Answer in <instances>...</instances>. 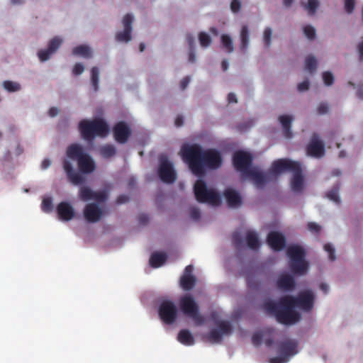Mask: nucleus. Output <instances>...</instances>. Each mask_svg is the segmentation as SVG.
Here are the masks:
<instances>
[{
  "label": "nucleus",
  "instance_id": "1",
  "mask_svg": "<svg viewBox=\"0 0 363 363\" xmlns=\"http://www.w3.org/2000/svg\"><path fill=\"white\" fill-rule=\"evenodd\" d=\"M180 155L191 172L198 177L203 176L206 169H216L222 164V157L218 150H203L199 144H184Z\"/></svg>",
  "mask_w": 363,
  "mask_h": 363
},
{
  "label": "nucleus",
  "instance_id": "2",
  "mask_svg": "<svg viewBox=\"0 0 363 363\" xmlns=\"http://www.w3.org/2000/svg\"><path fill=\"white\" fill-rule=\"evenodd\" d=\"M284 296L281 297L278 303L272 300L265 301L262 308L270 315L276 318L277 320L284 325H291L297 323L301 319V315L294 308L293 302L284 301Z\"/></svg>",
  "mask_w": 363,
  "mask_h": 363
},
{
  "label": "nucleus",
  "instance_id": "3",
  "mask_svg": "<svg viewBox=\"0 0 363 363\" xmlns=\"http://www.w3.org/2000/svg\"><path fill=\"white\" fill-rule=\"evenodd\" d=\"M78 129L82 138L87 143L94 141L96 137H104L108 133V126L102 118L93 120L82 119L79 121Z\"/></svg>",
  "mask_w": 363,
  "mask_h": 363
},
{
  "label": "nucleus",
  "instance_id": "4",
  "mask_svg": "<svg viewBox=\"0 0 363 363\" xmlns=\"http://www.w3.org/2000/svg\"><path fill=\"white\" fill-rule=\"evenodd\" d=\"M286 254L291 260L290 268L294 274L303 275L307 272L308 264L305 260L306 252L301 246H289Z\"/></svg>",
  "mask_w": 363,
  "mask_h": 363
},
{
  "label": "nucleus",
  "instance_id": "5",
  "mask_svg": "<svg viewBox=\"0 0 363 363\" xmlns=\"http://www.w3.org/2000/svg\"><path fill=\"white\" fill-rule=\"evenodd\" d=\"M194 191L196 199L199 203H208L213 206L220 204V196L218 193L213 189H208L206 182L202 179L196 182Z\"/></svg>",
  "mask_w": 363,
  "mask_h": 363
},
{
  "label": "nucleus",
  "instance_id": "6",
  "mask_svg": "<svg viewBox=\"0 0 363 363\" xmlns=\"http://www.w3.org/2000/svg\"><path fill=\"white\" fill-rule=\"evenodd\" d=\"M179 306L183 313L191 318L197 325L203 323L204 318L199 313V306L191 296H182L179 301Z\"/></svg>",
  "mask_w": 363,
  "mask_h": 363
},
{
  "label": "nucleus",
  "instance_id": "7",
  "mask_svg": "<svg viewBox=\"0 0 363 363\" xmlns=\"http://www.w3.org/2000/svg\"><path fill=\"white\" fill-rule=\"evenodd\" d=\"M315 296L312 291L305 290L301 291L297 297L290 295L284 296V301L293 302L295 307H298L303 311H311L313 308Z\"/></svg>",
  "mask_w": 363,
  "mask_h": 363
},
{
  "label": "nucleus",
  "instance_id": "8",
  "mask_svg": "<svg viewBox=\"0 0 363 363\" xmlns=\"http://www.w3.org/2000/svg\"><path fill=\"white\" fill-rule=\"evenodd\" d=\"M216 323L217 328L212 329L203 336L211 343H220L223 335H228L232 333V325L228 321L218 320Z\"/></svg>",
  "mask_w": 363,
  "mask_h": 363
},
{
  "label": "nucleus",
  "instance_id": "9",
  "mask_svg": "<svg viewBox=\"0 0 363 363\" xmlns=\"http://www.w3.org/2000/svg\"><path fill=\"white\" fill-rule=\"evenodd\" d=\"M299 162L289 159H279L275 160L269 172L273 180H277L278 176L284 172H293L299 165Z\"/></svg>",
  "mask_w": 363,
  "mask_h": 363
},
{
  "label": "nucleus",
  "instance_id": "10",
  "mask_svg": "<svg viewBox=\"0 0 363 363\" xmlns=\"http://www.w3.org/2000/svg\"><path fill=\"white\" fill-rule=\"evenodd\" d=\"M158 175L161 181L167 184H172L177 179V174L173 164L165 157L160 158Z\"/></svg>",
  "mask_w": 363,
  "mask_h": 363
},
{
  "label": "nucleus",
  "instance_id": "11",
  "mask_svg": "<svg viewBox=\"0 0 363 363\" xmlns=\"http://www.w3.org/2000/svg\"><path fill=\"white\" fill-rule=\"evenodd\" d=\"M252 155L245 151H237L233 154V162L235 168L245 175L249 170H251L252 163Z\"/></svg>",
  "mask_w": 363,
  "mask_h": 363
},
{
  "label": "nucleus",
  "instance_id": "12",
  "mask_svg": "<svg viewBox=\"0 0 363 363\" xmlns=\"http://www.w3.org/2000/svg\"><path fill=\"white\" fill-rule=\"evenodd\" d=\"M158 312L160 318L164 323L171 325L176 321L177 318V308L172 301H162L160 303Z\"/></svg>",
  "mask_w": 363,
  "mask_h": 363
},
{
  "label": "nucleus",
  "instance_id": "13",
  "mask_svg": "<svg viewBox=\"0 0 363 363\" xmlns=\"http://www.w3.org/2000/svg\"><path fill=\"white\" fill-rule=\"evenodd\" d=\"M245 176L250 179L255 186L258 189H263L268 182L273 181V179L269 172L264 174L257 171L255 168L249 170Z\"/></svg>",
  "mask_w": 363,
  "mask_h": 363
},
{
  "label": "nucleus",
  "instance_id": "14",
  "mask_svg": "<svg viewBox=\"0 0 363 363\" xmlns=\"http://www.w3.org/2000/svg\"><path fill=\"white\" fill-rule=\"evenodd\" d=\"M133 16L132 14L127 13L122 20L123 30L116 33L115 38L117 41L121 43H128L132 39L131 33L133 30Z\"/></svg>",
  "mask_w": 363,
  "mask_h": 363
},
{
  "label": "nucleus",
  "instance_id": "15",
  "mask_svg": "<svg viewBox=\"0 0 363 363\" xmlns=\"http://www.w3.org/2000/svg\"><path fill=\"white\" fill-rule=\"evenodd\" d=\"M83 214L85 220L89 223H96L103 216L104 211L96 203H90L85 206Z\"/></svg>",
  "mask_w": 363,
  "mask_h": 363
},
{
  "label": "nucleus",
  "instance_id": "16",
  "mask_svg": "<svg viewBox=\"0 0 363 363\" xmlns=\"http://www.w3.org/2000/svg\"><path fill=\"white\" fill-rule=\"evenodd\" d=\"M132 134L130 127L124 121L115 123V141L119 144H125Z\"/></svg>",
  "mask_w": 363,
  "mask_h": 363
},
{
  "label": "nucleus",
  "instance_id": "17",
  "mask_svg": "<svg viewBox=\"0 0 363 363\" xmlns=\"http://www.w3.org/2000/svg\"><path fill=\"white\" fill-rule=\"evenodd\" d=\"M298 342L292 339H286L278 344V352L289 359L298 353Z\"/></svg>",
  "mask_w": 363,
  "mask_h": 363
},
{
  "label": "nucleus",
  "instance_id": "18",
  "mask_svg": "<svg viewBox=\"0 0 363 363\" xmlns=\"http://www.w3.org/2000/svg\"><path fill=\"white\" fill-rule=\"evenodd\" d=\"M307 154L314 157H321L325 154L324 144L319 140L316 133L313 134L311 142L306 147Z\"/></svg>",
  "mask_w": 363,
  "mask_h": 363
},
{
  "label": "nucleus",
  "instance_id": "19",
  "mask_svg": "<svg viewBox=\"0 0 363 363\" xmlns=\"http://www.w3.org/2000/svg\"><path fill=\"white\" fill-rule=\"evenodd\" d=\"M63 169L67 174L68 180L74 185H79L84 182V177L80 173L77 172L70 161H63Z\"/></svg>",
  "mask_w": 363,
  "mask_h": 363
},
{
  "label": "nucleus",
  "instance_id": "20",
  "mask_svg": "<svg viewBox=\"0 0 363 363\" xmlns=\"http://www.w3.org/2000/svg\"><path fill=\"white\" fill-rule=\"evenodd\" d=\"M267 242L274 251H280L286 245L285 237L277 231H272L268 234Z\"/></svg>",
  "mask_w": 363,
  "mask_h": 363
},
{
  "label": "nucleus",
  "instance_id": "21",
  "mask_svg": "<svg viewBox=\"0 0 363 363\" xmlns=\"http://www.w3.org/2000/svg\"><path fill=\"white\" fill-rule=\"evenodd\" d=\"M62 39L59 37L53 38L48 43V47L45 50H40L38 52V56L41 62L48 60L50 55L57 51L62 44Z\"/></svg>",
  "mask_w": 363,
  "mask_h": 363
},
{
  "label": "nucleus",
  "instance_id": "22",
  "mask_svg": "<svg viewBox=\"0 0 363 363\" xmlns=\"http://www.w3.org/2000/svg\"><path fill=\"white\" fill-rule=\"evenodd\" d=\"M57 213L59 219L62 221H69L75 216L74 209L67 201H62L58 203L57 206Z\"/></svg>",
  "mask_w": 363,
  "mask_h": 363
},
{
  "label": "nucleus",
  "instance_id": "23",
  "mask_svg": "<svg viewBox=\"0 0 363 363\" xmlns=\"http://www.w3.org/2000/svg\"><path fill=\"white\" fill-rule=\"evenodd\" d=\"M77 166L79 172L85 174H91L96 169V164L94 160L86 153L78 159Z\"/></svg>",
  "mask_w": 363,
  "mask_h": 363
},
{
  "label": "nucleus",
  "instance_id": "24",
  "mask_svg": "<svg viewBox=\"0 0 363 363\" xmlns=\"http://www.w3.org/2000/svg\"><path fill=\"white\" fill-rule=\"evenodd\" d=\"M293 176L291 179V187L293 191L296 193L301 192L303 189L304 180L302 174L301 164L293 172Z\"/></svg>",
  "mask_w": 363,
  "mask_h": 363
},
{
  "label": "nucleus",
  "instance_id": "25",
  "mask_svg": "<svg viewBox=\"0 0 363 363\" xmlns=\"http://www.w3.org/2000/svg\"><path fill=\"white\" fill-rule=\"evenodd\" d=\"M277 286L284 291H291L296 287L294 278L287 274H281L277 280Z\"/></svg>",
  "mask_w": 363,
  "mask_h": 363
},
{
  "label": "nucleus",
  "instance_id": "26",
  "mask_svg": "<svg viewBox=\"0 0 363 363\" xmlns=\"http://www.w3.org/2000/svg\"><path fill=\"white\" fill-rule=\"evenodd\" d=\"M223 194L229 207L236 208L242 204L241 196L235 190L228 188L224 191Z\"/></svg>",
  "mask_w": 363,
  "mask_h": 363
},
{
  "label": "nucleus",
  "instance_id": "27",
  "mask_svg": "<svg viewBox=\"0 0 363 363\" xmlns=\"http://www.w3.org/2000/svg\"><path fill=\"white\" fill-rule=\"evenodd\" d=\"M84 154L85 153L84 152L82 146L76 143L70 145L66 151L67 157L73 160H77V161H78V159L80 158V157H82Z\"/></svg>",
  "mask_w": 363,
  "mask_h": 363
},
{
  "label": "nucleus",
  "instance_id": "28",
  "mask_svg": "<svg viewBox=\"0 0 363 363\" xmlns=\"http://www.w3.org/2000/svg\"><path fill=\"white\" fill-rule=\"evenodd\" d=\"M279 121L282 125L284 136L287 138H291L292 137V132L291 130L292 117L282 115L279 117Z\"/></svg>",
  "mask_w": 363,
  "mask_h": 363
},
{
  "label": "nucleus",
  "instance_id": "29",
  "mask_svg": "<svg viewBox=\"0 0 363 363\" xmlns=\"http://www.w3.org/2000/svg\"><path fill=\"white\" fill-rule=\"evenodd\" d=\"M240 50L242 52H245L248 48L250 42V32L247 26L244 25L242 26L240 33Z\"/></svg>",
  "mask_w": 363,
  "mask_h": 363
},
{
  "label": "nucleus",
  "instance_id": "30",
  "mask_svg": "<svg viewBox=\"0 0 363 363\" xmlns=\"http://www.w3.org/2000/svg\"><path fill=\"white\" fill-rule=\"evenodd\" d=\"M167 258L165 253L154 252L150 256V264L152 267L158 268L165 263Z\"/></svg>",
  "mask_w": 363,
  "mask_h": 363
},
{
  "label": "nucleus",
  "instance_id": "31",
  "mask_svg": "<svg viewBox=\"0 0 363 363\" xmlns=\"http://www.w3.org/2000/svg\"><path fill=\"white\" fill-rule=\"evenodd\" d=\"M179 342L184 345H192L194 344V338L189 330L183 329L179 331L177 336Z\"/></svg>",
  "mask_w": 363,
  "mask_h": 363
},
{
  "label": "nucleus",
  "instance_id": "32",
  "mask_svg": "<svg viewBox=\"0 0 363 363\" xmlns=\"http://www.w3.org/2000/svg\"><path fill=\"white\" fill-rule=\"evenodd\" d=\"M72 54L75 56H81L84 58H91L92 52L90 48L86 45H80L73 48Z\"/></svg>",
  "mask_w": 363,
  "mask_h": 363
},
{
  "label": "nucleus",
  "instance_id": "33",
  "mask_svg": "<svg viewBox=\"0 0 363 363\" xmlns=\"http://www.w3.org/2000/svg\"><path fill=\"white\" fill-rule=\"evenodd\" d=\"M246 242L252 250H257L259 247V241L255 232L248 231L246 234Z\"/></svg>",
  "mask_w": 363,
  "mask_h": 363
},
{
  "label": "nucleus",
  "instance_id": "34",
  "mask_svg": "<svg viewBox=\"0 0 363 363\" xmlns=\"http://www.w3.org/2000/svg\"><path fill=\"white\" fill-rule=\"evenodd\" d=\"M196 279L192 274H184L180 279L182 287L185 290L191 289L195 284Z\"/></svg>",
  "mask_w": 363,
  "mask_h": 363
},
{
  "label": "nucleus",
  "instance_id": "35",
  "mask_svg": "<svg viewBox=\"0 0 363 363\" xmlns=\"http://www.w3.org/2000/svg\"><path fill=\"white\" fill-rule=\"evenodd\" d=\"M301 6L307 11L308 14L313 16L315 13L316 10L319 6L318 0H308V4H306L304 2L301 3Z\"/></svg>",
  "mask_w": 363,
  "mask_h": 363
},
{
  "label": "nucleus",
  "instance_id": "36",
  "mask_svg": "<svg viewBox=\"0 0 363 363\" xmlns=\"http://www.w3.org/2000/svg\"><path fill=\"white\" fill-rule=\"evenodd\" d=\"M220 40L222 45L225 50H226V52H228V53L233 52L234 46L233 43V40L230 35L227 34H223L220 37Z\"/></svg>",
  "mask_w": 363,
  "mask_h": 363
},
{
  "label": "nucleus",
  "instance_id": "37",
  "mask_svg": "<svg viewBox=\"0 0 363 363\" xmlns=\"http://www.w3.org/2000/svg\"><path fill=\"white\" fill-rule=\"evenodd\" d=\"M94 191L89 186H82L79 189V196L81 200L87 201L92 200Z\"/></svg>",
  "mask_w": 363,
  "mask_h": 363
},
{
  "label": "nucleus",
  "instance_id": "38",
  "mask_svg": "<svg viewBox=\"0 0 363 363\" xmlns=\"http://www.w3.org/2000/svg\"><path fill=\"white\" fill-rule=\"evenodd\" d=\"M99 70L96 67H92L91 70V82L93 89L96 91L99 89Z\"/></svg>",
  "mask_w": 363,
  "mask_h": 363
},
{
  "label": "nucleus",
  "instance_id": "39",
  "mask_svg": "<svg viewBox=\"0 0 363 363\" xmlns=\"http://www.w3.org/2000/svg\"><path fill=\"white\" fill-rule=\"evenodd\" d=\"M2 86L4 89L9 92H15L21 89V85L19 83L9 80L4 81Z\"/></svg>",
  "mask_w": 363,
  "mask_h": 363
},
{
  "label": "nucleus",
  "instance_id": "40",
  "mask_svg": "<svg viewBox=\"0 0 363 363\" xmlns=\"http://www.w3.org/2000/svg\"><path fill=\"white\" fill-rule=\"evenodd\" d=\"M317 67V61L316 59L313 56H308L306 57L305 60V69L312 73L313 72Z\"/></svg>",
  "mask_w": 363,
  "mask_h": 363
},
{
  "label": "nucleus",
  "instance_id": "41",
  "mask_svg": "<svg viewBox=\"0 0 363 363\" xmlns=\"http://www.w3.org/2000/svg\"><path fill=\"white\" fill-rule=\"evenodd\" d=\"M100 155L104 158H109L113 156V145H104L99 148Z\"/></svg>",
  "mask_w": 363,
  "mask_h": 363
},
{
  "label": "nucleus",
  "instance_id": "42",
  "mask_svg": "<svg viewBox=\"0 0 363 363\" xmlns=\"http://www.w3.org/2000/svg\"><path fill=\"white\" fill-rule=\"evenodd\" d=\"M232 242L234 247L240 250L243 247V239L239 232H234L232 235Z\"/></svg>",
  "mask_w": 363,
  "mask_h": 363
},
{
  "label": "nucleus",
  "instance_id": "43",
  "mask_svg": "<svg viewBox=\"0 0 363 363\" xmlns=\"http://www.w3.org/2000/svg\"><path fill=\"white\" fill-rule=\"evenodd\" d=\"M108 199V194L106 191H94L92 200L96 201L97 203H104Z\"/></svg>",
  "mask_w": 363,
  "mask_h": 363
},
{
  "label": "nucleus",
  "instance_id": "44",
  "mask_svg": "<svg viewBox=\"0 0 363 363\" xmlns=\"http://www.w3.org/2000/svg\"><path fill=\"white\" fill-rule=\"evenodd\" d=\"M199 39L201 46L206 48L211 43V38L209 35L204 32H201L199 35Z\"/></svg>",
  "mask_w": 363,
  "mask_h": 363
},
{
  "label": "nucleus",
  "instance_id": "45",
  "mask_svg": "<svg viewBox=\"0 0 363 363\" xmlns=\"http://www.w3.org/2000/svg\"><path fill=\"white\" fill-rule=\"evenodd\" d=\"M41 208L45 213H50L53 209L52 200L51 198H45L43 200Z\"/></svg>",
  "mask_w": 363,
  "mask_h": 363
},
{
  "label": "nucleus",
  "instance_id": "46",
  "mask_svg": "<svg viewBox=\"0 0 363 363\" xmlns=\"http://www.w3.org/2000/svg\"><path fill=\"white\" fill-rule=\"evenodd\" d=\"M272 35V30L270 28H266L263 33V40L266 48H269L271 45V38Z\"/></svg>",
  "mask_w": 363,
  "mask_h": 363
},
{
  "label": "nucleus",
  "instance_id": "47",
  "mask_svg": "<svg viewBox=\"0 0 363 363\" xmlns=\"http://www.w3.org/2000/svg\"><path fill=\"white\" fill-rule=\"evenodd\" d=\"M303 33L309 40H313L315 37V28L311 26H306L303 28Z\"/></svg>",
  "mask_w": 363,
  "mask_h": 363
},
{
  "label": "nucleus",
  "instance_id": "48",
  "mask_svg": "<svg viewBox=\"0 0 363 363\" xmlns=\"http://www.w3.org/2000/svg\"><path fill=\"white\" fill-rule=\"evenodd\" d=\"M323 79L326 86H330L333 84L334 77L330 72H324L323 73Z\"/></svg>",
  "mask_w": 363,
  "mask_h": 363
},
{
  "label": "nucleus",
  "instance_id": "49",
  "mask_svg": "<svg viewBox=\"0 0 363 363\" xmlns=\"http://www.w3.org/2000/svg\"><path fill=\"white\" fill-rule=\"evenodd\" d=\"M324 250L328 253V257L330 260L334 261L336 259L335 254V249L333 245L330 243H327L324 245Z\"/></svg>",
  "mask_w": 363,
  "mask_h": 363
},
{
  "label": "nucleus",
  "instance_id": "50",
  "mask_svg": "<svg viewBox=\"0 0 363 363\" xmlns=\"http://www.w3.org/2000/svg\"><path fill=\"white\" fill-rule=\"evenodd\" d=\"M327 196L331 201H333L336 203L339 204L340 203V199L337 193V191L335 189L330 191L327 194Z\"/></svg>",
  "mask_w": 363,
  "mask_h": 363
},
{
  "label": "nucleus",
  "instance_id": "51",
  "mask_svg": "<svg viewBox=\"0 0 363 363\" xmlns=\"http://www.w3.org/2000/svg\"><path fill=\"white\" fill-rule=\"evenodd\" d=\"M84 70V66L83 64L78 62L76 63L72 69V74L75 76L80 75Z\"/></svg>",
  "mask_w": 363,
  "mask_h": 363
},
{
  "label": "nucleus",
  "instance_id": "52",
  "mask_svg": "<svg viewBox=\"0 0 363 363\" xmlns=\"http://www.w3.org/2000/svg\"><path fill=\"white\" fill-rule=\"evenodd\" d=\"M354 0H345V9L348 13H352L354 9Z\"/></svg>",
  "mask_w": 363,
  "mask_h": 363
},
{
  "label": "nucleus",
  "instance_id": "53",
  "mask_svg": "<svg viewBox=\"0 0 363 363\" xmlns=\"http://www.w3.org/2000/svg\"><path fill=\"white\" fill-rule=\"evenodd\" d=\"M241 9V3L239 0H233L230 4V9L233 13H238Z\"/></svg>",
  "mask_w": 363,
  "mask_h": 363
},
{
  "label": "nucleus",
  "instance_id": "54",
  "mask_svg": "<svg viewBox=\"0 0 363 363\" xmlns=\"http://www.w3.org/2000/svg\"><path fill=\"white\" fill-rule=\"evenodd\" d=\"M328 110H329V107H328V104L321 103L317 108V112L319 115H323V114L327 113L328 112Z\"/></svg>",
  "mask_w": 363,
  "mask_h": 363
},
{
  "label": "nucleus",
  "instance_id": "55",
  "mask_svg": "<svg viewBox=\"0 0 363 363\" xmlns=\"http://www.w3.org/2000/svg\"><path fill=\"white\" fill-rule=\"evenodd\" d=\"M262 340V335L259 333H255L252 337V343L255 345H259L261 344Z\"/></svg>",
  "mask_w": 363,
  "mask_h": 363
},
{
  "label": "nucleus",
  "instance_id": "56",
  "mask_svg": "<svg viewBox=\"0 0 363 363\" xmlns=\"http://www.w3.org/2000/svg\"><path fill=\"white\" fill-rule=\"evenodd\" d=\"M289 359L284 356L280 354L279 357H272L269 359L270 363H286Z\"/></svg>",
  "mask_w": 363,
  "mask_h": 363
},
{
  "label": "nucleus",
  "instance_id": "57",
  "mask_svg": "<svg viewBox=\"0 0 363 363\" xmlns=\"http://www.w3.org/2000/svg\"><path fill=\"white\" fill-rule=\"evenodd\" d=\"M308 229L314 233H318L320 230V226L316 223L310 222L308 223Z\"/></svg>",
  "mask_w": 363,
  "mask_h": 363
},
{
  "label": "nucleus",
  "instance_id": "58",
  "mask_svg": "<svg viewBox=\"0 0 363 363\" xmlns=\"http://www.w3.org/2000/svg\"><path fill=\"white\" fill-rule=\"evenodd\" d=\"M190 216L192 219L195 220H199L201 216L199 209L197 208H191L190 211Z\"/></svg>",
  "mask_w": 363,
  "mask_h": 363
},
{
  "label": "nucleus",
  "instance_id": "59",
  "mask_svg": "<svg viewBox=\"0 0 363 363\" xmlns=\"http://www.w3.org/2000/svg\"><path fill=\"white\" fill-rule=\"evenodd\" d=\"M309 88V82L308 81H303L298 84V90L299 91H304L308 90Z\"/></svg>",
  "mask_w": 363,
  "mask_h": 363
},
{
  "label": "nucleus",
  "instance_id": "60",
  "mask_svg": "<svg viewBox=\"0 0 363 363\" xmlns=\"http://www.w3.org/2000/svg\"><path fill=\"white\" fill-rule=\"evenodd\" d=\"M129 201V197L126 195H120L118 196L117 199L115 201L116 203L122 204L128 202Z\"/></svg>",
  "mask_w": 363,
  "mask_h": 363
},
{
  "label": "nucleus",
  "instance_id": "61",
  "mask_svg": "<svg viewBox=\"0 0 363 363\" xmlns=\"http://www.w3.org/2000/svg\"><path fill=\"white\" fill-rule=\"evenodd\" d=\"M190 82V77H184L181 82H180V88L182 90H184L187 86L189 85V83Z\"/></svg>",
  "mask_w": 363,
  "mask_h": 363
},
{
  "label": "nucleus",
  "instance_id": "62",
  "mask_svg": "<svg viewBox=\"0 0 363 363\" xmlns=\"http://www.w3.org/2000/svg\"><path fill=\"white\" fill-rule=\"evenodd\" d=\"M186 41L189 44V49L194 48V38L191 34H187L186 37Z\"/></svg>",
  "mask_w": 363,
  "mask_h": 363
},
{
  "label": "nucleus",
  "instance_id": "63",
  "mask_svg": "<svg viewBox=\"0 0 363 363\" xmlns=\"http://www.w3.org/2000/svg\"><path fill=\"white\" fill-rule=\"evenodd\" d=\"M189 62L191 63H194L196 62V54H195L194 48L189 49Z\"/></svg>",
  "mask_w": 363,
  "mask_h": 363
},
{
  "label": "nucleus",
  "instance_id": "64",
  "mask_svg": "<svg viewBox=\"0 0 363 363\" xmlns=\"http://www.w3.org/2000/svg\"><path fill=\"white\" fill-rule=\"evenodd\" d=\"M138 220L141 224L145 225L148 222L149 218H148L147 215L141 214V215H140Z\"/></svg>",
  "mask_w": 363,
  "mask_h": 363
}]
</instances>
